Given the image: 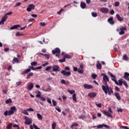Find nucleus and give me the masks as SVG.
<instances>
[{
    "label": "nucleus",
    "instance_id": "nucleus-1",
    "mask_svg": "<svg viewBox=\"0 0 129 129\" xmlns=\"http://www.w3.org/2000/svg\"><path fill=\"white\" fill-rule=\"evenodd\" d=\"M102 89L104 91L105 94H108V95H111L113 93V90L111 87L108 86H104V85H102Z\"/></svg>",
    "mask_w": 129,
    "mask_h": 129
},
{
    "label": "nucleus",
    "instance_id": "nucleus-2",
    "mask_svg": "<svg viewBox=\"0 0 129 129\" xmlns=\"http://www.w3.org/2000/svg\"><path fill=\"white\" fill-rule=\"evenodd\" d=\"M16 111H17V108L16 107V106H12L10 107V110H9V111H5L4 115L5 116H7V115H12V114H14V113H15Z\"/></svg>",
    "mask_w": 129,
    "mask_h": 129
},
{
    "label": "nucleus",
    "instance_id": "nucleus-3",
    "mask_svg": "<svg viewBox=\"0 0 129 129\" xmlns=\"http://www.w3.org/2000/svg\"><path fill=\"white\" fill-rule=\"evenodd\" d=\"M65 70H62L60 73L63 75V76H70L71 75V72H66V71H70V68L69 67H67L64 68Z\"/></svg>",
    "mask_w": 129,
    "mask_h": 129
},
{
    "label": "nucleus",
    "instance_id": "nucleus-4",
    "mask_svg": "<svg viewBox=\"0 0 129 129\" xmlns=\"http://www.w3.org/2000/svg\"><path fill=\"white\" fill-rule=\"evenodd\" d=\"M126 30V27H120L119 28H117L116 29V31L117 32H119V34L120 35H123L124 34V31Z\"/></svg>",
    "mask_w": 129,
    "mask_h": 129
},
{
    "label": "nucleus",
    "instance_id": "nucleus-5",
    "mask_svg": "<svg viewBox=\"0 0 129 129\" xmlns=\"http://www.w3.org/2000/svg\"><path fill=\"white\" fill-rule=\"evenodd\" d=\"M35 5L33 4H29L27 8L26 11H27L28 12H31L32 10H35Z\"/></svg>",
    "mask_w": 129,
    "mask_h": 129
},
{
    "label": "nucleus",
    "instance_id": "nucleus-6",
    "mask_svg": "<svg viewBox=\"0 0 129 129\" xmlns=\"http://www.w3.org/2000/svg\"><path fill=\"white\" fill-rule=\"evenodd\" d=\"M108 74H109L110 77H111V80H112V81L115 82V84H117V81H116V77H115V76L113 75V74H112V73L110 72H108Z\"/></svg>",
    "mask_w": 129,
    "mask_h": 129
},
{
    "label": "nucleus",
    "instance_id": "nucleus-7",
    "mask_svg": "<svg viewBox=\"0 0 129 129\" xmlns=\"http://www.w3.org/2000/svg\"><path fill=\"white\" fill-rule=\"evenodd\" d=\"M25 119H26L25 123V124H27V125H29L32 123V119L28 118L27 116L25 117Z\"/></svg>",
    "mask_w": 129,
    "mask_h": 129
},
{
    "label": "nucleus",
    "instance_id": "nucleus-8",
    "mask_svg": "<svg viewBox=\"0 0 129 129\" xmlns=\"http://www.w3.org/2000/svg\"><path fill=\"white\" fill-rule=\"evenodd\" d=\"M61 53V50H60V48L56 47L54 49V50H53L52 51V53L53 55H55V54H60Z\"/></svg>",
    "mask_w": 129,
    "mask_h": 129
},
{
    "label": "nucleus",
    "instance_id": "nucleus-9",
    "mask_svg": "<svg viewBox=\"0 0 129 129\" xmlns=\"http://www.w3.org/2000/svg\"><path fill=\"white\" fill-rule=\"evenodd\" d=\"M100 11L103 14H108V12H109V10H108V9L104 7L101 8L100 9Z\"/></svg>",
    "mask_w": 129,
    "mask_h": 129
},
{
    "label": "nucleus",
    "instance_id": "nucleus-10",
    "mask_svg": "<svg viewBox=\"0 0 129 129\" xmlns=\"http://www.w3.org/2000/svg\"><path fill=\"white\" fill-rule=\"evenodd\" d=\"M101 76H103V81H107L108 82H109V78H108V77L106 75H105V74L102 73Z\"/></svg>",
    "mask_w": 129,
    "mask_h": 129
},
{
    "label": "nucleus",
    "instance_id": "nucleus-11",
    "mask_svg": "<svg viewBox=\"0 0 129 129\" xmlns=\"http://www.w3.org/2000/svg\"><path fill=\"white\" fill-rule=\"evenodd\" d=\"M51 68H52V71H53V72H56L57 71H59V69L60 67L58 66L54 65Z\"/></svg>",
    "mask_w": 129,
    "mask_h": 129
},
{
    "label": "nucleus",
    "instance_id": "nucleus-12",
    "mask_svg": "<svg viewBox=\"0 0 129 129\" xmlns=\"http://www.w3.org/2000/svg\"><path fill=\"white\" fill-rule=\"evenodd\" d=\"M7 19H8V16H7L6 15H5L2 18V19L1 20V21H0V25H2V24L4 25V24H5V22L7 21Z\"/></svg>",
    "mask_w": 129,
    "mask_h": 129
},
{
    "label": "nucleus",
    "instance_id": "nucleus-13",
    "mask_svg": "<svg viewBox=\"0 0 129 129\" xmlns=\"http://www.w3.org/2000/svg\"><path fill=\"white\" fill-rule=\"evenodd\" d=\"M88 96L89 97H90V98H94V97H95L96 96V93H95V92L89 93L88 94Z\"/></svg>",
    "mask_w": 129,
    "mask_h": 129
},
{
    "label": "nucleus",
    "instance_id": "nucleus-14",
    "mask_svg": "<svg viewBox=\"0 0 129 129\" xmlns=\"http://www.w3.org/2000/svg\"><path fill=\"white\" fill-rule=\"evenodd\" d=\"M83 86L85 89H91L93 88V86H92V85H88L87 84H84Z\"/></svg>",
    "mask_w": 129,
    "mask_h": 129
},
{
    "label": "nucleus",
    "instance_id": "nucleus-15",
    "mask_svg": "<svg viewBox=\"0 0 129 129\" xmlns=\"http://www.w3.org/2000/svg\"><path fill=\"white\" fill-rule=\"evenodd\" d=\"M103 112L104 114L106 115V116H108V117H112V115H111V113H109V112L106 110H104Z\"/></svg>",
    "mask_w": 129,
    "mask_h": 129
},
{
    "label": "nucleus",
    "instance_id": "nucleus-16",
    "mask_svg": "<svg viewBox=\"0 0 129 129\" xmlns=\"http://www.w3.org/2000/svg\"><path fill=\"white\" fill-rule=\"evenodd\" d=\"M129 73L127 72H125L124 73V76L123 78H124L125 80H127V81H129Z\"/></svg>",
    "mask_w": 129,
    "mask_h": 129
},
{
    "label": "nucleus",
    "instance_id": "nucleus-17",
    "mask_svg": "<svg viewBox=\"0 0 129 129\" xmlns=\"http://www.w3.org/2000/svg\"><path fill=\"white\" fill-rule=\"evenodd\" d=\"M19 28H21V26H20L19 25H14L13 26L11 27L10 29L11 30H15L16 29V30H18V29H19Z\"/></svg>",
    "mask_w": 129,
    "mask_h": 129
},
{
    "label": "nucleus",
    "instance_id": "nucleus-18",
    "mask_svg": "<svg viewBox=\"0 0 129 129\" xmlns=\"http://www.w3.org/2000/svg\"><path fill=\"white\" fill-rule=\"evenodd\" d=\"M108 22L110 25L114 24V21H113V18L112 17L108 18Z\"/></svg>",
    "mask_w": 129,
    "mask_h": 129
},
{
    "label": "nucleus",
    "instance_id": "nucleus-19",
    "mask_svg": "<svg viewBox=\"0 0 129 129\" xmlns=\"http://www.w3.org/2000/svg\"><path fill=\"white\" fill-rule=\"evenodd\" d=\"M34 88V84L33 83H30L27 87L28 90H32Z\"/></svg>",
    "mask_w": 129,
    "mask_h": 129
},
{
    "label": "nucleus",
    "instance_id": "nucleus-20",
    "mask_svg": "<svg viewBox=\"0 0 129 129\" xmlns=\"http://www.w3.org/2000/svg\"><path fill=\"white\" fill-rule=\"evenodd\" d=\"M116 17L117 20H118V21H119L120 22H122L123 21V18H122V17H121L120 15H119V14H117L116 15Z\"/></svg>",
    "mask_w": 129,
    "mask_h": 129
},
{
    "label": "nucleus",
    "instance_id": "nucleus-21",
    "mask_svg": "<svg viewBox=\"0 0 129 129\" xmlns=\"http://www.w3.org/2000/svg\"><path fill=\"white\" fill-rule=\"evenodd\" d=\"M29 72H31V69H27L26 70H25L24 71L22 72V74H28V73H29Z\"/></svg>",
    "mask_w": 129,
    "mask_h": 129
},
{
    "label": "nucleus",
    "instance_id": "nucleus-22",
    "mask_svg": "<svg viewBox=\"0 0 129 129\" xmlns=\"http://www.w3.org/2000/svg\"><path fill=\"white\" fill-rule=\"evenodd\" d=\"M115 96L116 97V98L118 99V100H120V99H121V98H120V95H119V93H115Z\"/></svg>",
    "mask_w": 129,
    "mask_h": 129
},
{
    "label": "nucleus",
    "instance_id": "nucleus-23",
    "mask_svg": "<svg viewBox=\"0 0 129 129\" xmlns=\"http://www.w3.org/2000/svg\"><path fill=\"white\" fill-rule=\"evenodd\" d=\"M13 64H15L14 62H15L16 63H20V60H19V58H18L17 57H14L13 58Z\"/></svg>",
    "mask_w": 129,
    "mask_h": 129
},
{
    "label": "nucleus",
    "instance_id": "nucleus-24",
    "mask_svg": "<svg viewBox=\"0 0 129 129\" xmlns=\"http://www.w3.org/2000/svg\"><path fill=\"white\" fill-rule=\"evenodd\" d=\"M63 58H64V59H71L72 56L71 55H69V54H66L64 55Z\"/></svg>",
    "mask_w": 129,
    "mask_h": 129
},
{
    "label": "nucleus",
    "instance_id": "nucleus-25",
    "mask_svg": "<svg viewBox=\"0 0 129 129\" xmlns=\"http://www.w3.org/2000/svg\"><path fill=\"white\" fill-rule=\"evenodd\" d=\"M81 8H82V9H85V8H86V4H85V3L84 2H82L81 3Z\"/></svg>",
    "mask_w": 129,
    "mask_h": 129
},
{
    "label": "nucleus",
    "instance_id": "nucleus-26",
    "mask_svg": "<svg viewBox=\"0 0 129 129\" xmlns=\"http://www.w3.org/2000/svg\"><path fill=\"white\" fill-rule=\"evenodd\" d=\"M118 82H117V84H116V85H120V86H121V85H122V83L123 82H122V79H120V80H119Z\"/></svg>",
    "mask_w": 129,
    "mask_h": 129
},
{
    "label": "nucleus",
    "instance_id": "nucleus-27",
    "mask_svg": "<svg viewBox=\"0 0 129 129\" xmlns=\"http://www.w3.org/2000/svg\"><path fill=\"white\" fill-rule=\"evenodd\" d=\"M73 100L75 101V102H77V98L76 97V94H74L72 96Z\"/></svg>",
    "mask_w": 129,
    "mask_h": 129
},
{
    "label": "nucleus",
    "instance_id": "nucleus-28",
    "mask_svg": "<svg viewBox=\"0 0 129 129\" xmlns=\"http://www.w3.org/2000/svg\"><path fill=\"white\" fill-rule=\"evenodd\" d=\"M96 67L97 69H98L99 70H100L101 68H102V67L101 66V63H97Z\"/></svg>",
    "mask_w": 129,
    "mask_h": 129
},
{
    "label": "nucleus",
    "instance_id": "nucleus-29",
    "mask_svg": "<svg viewBox=\"0 0 129 129\" xmlns=\"http://www.w3.org/2000/svg\"><path fill=\"white\" fill-rule=\"evenodd\" d=\"M12 127H13V123H12L8 124L6 127L7 129H12Z\"/></svg>",
    "mask_w": 129,
    "mask_h": 129
},
{
    "label": "nucleus",
    "instance_id": "nucleus-30",
    "mask_svg": "<svg viewBox=\"0 0 129 129\" xmlns=\"http://www.w3.org/2000/svg\"><path fill=\"white\" fill-rule=\"evenodd\" d=\"M37 118H38L39 120H42L43 119L42 115H41L40 113L37 114Z\"/></svg>",
    "mask_w": 129,
    "mask_h": 129
},
{
    "label": "nucleus",
    "instance_id": "nucleus-31",
    "mask_svg": "<svg viewBox=\"0 0 129 129\" xmlns=\"http://www.w3.org/2000/svg\"><path fill=\"white\" fill-rule=\"evenodd\" d=\"M12 99L9 98L5 101V102L7 104H9V103H11L12 102Z\"/></svg>",
    "mask_w": 129,
    "mask_h": 129
},
{
    "label": "nucleus",
    "instance_id": "nucleus-32",
    "mask_svg": "<svg viewBox=\"0 0 129 129\" xmlns=\"http://www.w3.org/2000/svg\"><path fill=\"white\" fill-rule=\"evenodd\" d=\"M33 75H34V73H30L27 76V79H30V78H31V76H33Z\"/></svg>",
    "mask_w": 129,
    "mask_h": 129
},
{
    "label": "nucleus",
    "instance_id": "nucleus-33",
    "mask_svg": "<svg viewBox=\"0 0 129 129\" xmlns=\"http://www.w3.org/2000/svg\"><path fill=\"white\" fill-rule=\"evenodd\" d=\"M78 72L79 73V74H83V73H84V70L83 69H79Z\"/></svg>",
    "mask_w": 129,
    "mask_h": 129
},
{
    "label": "nucleus",
    "instance_id": "nucleus-34",
    "mask_svg": "<svg viewBox=\"0 0 129 129\" xmlns=\"http://www.w3.org/2000/svg\"><path fill=\"white\" fill-rule=\"evenodd\" d=\"M36 93H37L36 95V97L39 98L41 97V92H40V91H38Z\"/></svg>",
    "mask_w": 129,
    "mask_h": 129
},
{
    "label": "nucleus",
    "instance_id": "nucleus-35",
    "mask_svg": "<svg viewBox=\"0 0 129 129\" xmlns=\"http://www.w3.org/2000/svg\"><path fill=\"white\" fill-rule=\"evenodd\" d=\"M22 113H23V114H25V115H29V113L28 112V110H27V109L23 110L22 112Z\"/></svg>",
    "mask_w": 129,
    "mask_h": 129
},
{
    "label": "nucleus",
    "instance_id": "nucleus-36",
    "mask_svg": "<svg viewBox=\"0 0 129 129\" xmlns=\"http://www.w3.org/2000/svg\"><path fill=\"white\" fill-rule=\"evenodd\" d=\"M123 60L127 61V60H128V57H127V55H126V54H124L123 56Z\"/></svg>",
    "mask_w": 129,
    "mask_h": 129
},
{
    "label": "nucleus",
    "instance_id": "nucleus-37",
    "mask_svg": "<svg viewBox=\"0 0 129 129\" xmlns=\"http://www.w3.org/2000/svg\"><path fill=\"white\" fill-rule=\"evenodd\" d=\"M60 82L61 84H69V83H67L66 81H65L64 79L61 80Z\"/></svg>",
    "mask_w": 129,
    "mask_h": 129
},
{
    "label": "nucleus",
    "instance_id": "nucleus-38",
    "mask_svg": "<svg viewBox=\"0 0 129 129\" xmlns=\"http://www.w3.org/2000/svg\"><path fill=\"white\" fill-rule=\"evenodd\" d=\"M52 69V66H48L45 68V71H49Z\"/></svg>",
    "mask_w": 129,
    "mask_h": 129
},
{
    "label": "nucleus",
    "instance_id": "nucleus-39",
    "mask_svg": "<svg viewBox=\"0 0 129 129\" xmlns=\"http://www.w3.org/2000/svg\"><path fill=\"white\" fill-rule=\"evenodd\" d=\"M92 16L94 18H96V17H97V13H95V12H92Z\"/></svg>",
    "mask_w": 129,
    "mask_h": 129
},
{
    "label": "nucleus",
    "instance_id": "nucleus-40",
    "mask_svg": "<svg viewBox=\"0 0 129 129\" xmlns=\"http://www.w3.org/2000/svg\"><path fill=\"white\" fill-rule=\"evenodd\" d=\"M65 61H66V59H65L64 57H63V59L58 60V62H59V63H63V62H65Z\"/></svg>",
    "mask_w": 129,
    "mask_h": 129
},
{
    "label": "nucleus",
    "instance_id": "nucleus-41",
    "mask_svg": "<svg viewBox=\"0 0 129 129\" xmlns=\"http://www.w3.org/2000/svg\"><path fill=\"white\" fill-rule=\"evenodd\" d=\"M42 90L45 92L50 91V90H51V88L50 87V86H48V88H47L46 89H43Z\"/></svg>",
    "mask_w": 129,
    "mask_h": 129
},
{
    "label": "nucleus",
    "instance_id": "nucleus-42",
    "mask_svg": "<svg viewBox=\"0 0 129 129\" xmlns=\"http://www.w3.org/2000/svg\"><path fill=\"white\" fill-rule=\"evenodd\" d=\"M37 63L36 61H32L31 62V66H36Z\"/></svg>",
    "mask_w": 129,
    "mask_h": 129
},
{
    "label": "nucleus",
    "instance_id": "nucleus-43",
    "mask_svg": "<svg viewBox=\"0 0 129 129\" xmlns=\"http://www.w3.org/2000/svg\"><path fill=\"white\" fill-rule=\"evenodd\" d=\"M48 65H49V62L47 61L46 63L42 64L41 67H46V66H48Z\"/></svg>",
    "mask_w": 129,
    "mask_h": 129
},
{
    "label": "nucleus",
    "instance_id": "nucleus-44",
    "mask_svg": "<svg viewBox=\"0 0 129 129\" xmlns=\"http://www.w3.org/2000/svg\"><path fill=\"white\" fill-rule=\"evenodd\" d=\"M40 98V100H41V101H46V98H45L44 97L41 96Z\"/></svg>",
    "mask_w": 129,
    "mask_h": 129
},
{
    "label": "nucleus",
    "instance_id": "nucleus-45",
    "mask_svg": "<svg viewBox=\"0 0 129 129\" xmlns=\"http://www.w3.org/2000/svg\"><path fill=\"white\" fill-rule=\"evenodd\" d=\"M68 92H69L70 93V94H73V93H75V90H69L68 91Z\"/></svg>",
    "mask_w": 129,
    "mask_h": 129
},
{
    "label": "nucleus",
    "instance_id": "nucleus-46",
    "mask_svg": "<svg viewBox=\"0 0 129 129\" xmlns=\"http://www.w3.org/2000/svg\"><path fill=\"white\" fill-rule=\"evenodd\" d=\"M52 104L53 106H56L57 105V102L55 101L54 99L52 100Z\"/></svg>",
    "mask_w": 129,
    "mask_h": 129
},
{
    "label": "nucleus",
    "instance_id": "nucleus-47",
    "mask_svg": "<svg viewBox=\"0 0 129 129\" xmlns=\"http://www.w3.org/2000/svg\"><path fill=\"white\" fill-rule=\"evenodd\" d=\"M97 76V75H96V74H93L92 75V79H96Z\"/></svg>",
    "mask_w": 129,
    "mask_h": 129
},
{
    "label": "nucleus",
    "instance_id": "nucleus-48",
    "mask_svg": "<svg viewBox=\"0 0 129 129\" xmlns=\"http://www.w3.org/2000/svg\"><path fill=\"white\" fill-rule=\"evenodd\" d=\"M122 84H123L124 86H126V88L128 87V86H127V83H126V81H123Z\"/></svg>",
    "mask_w": 129,
    "mask_h": 129
},
{
    "label": "nucleus",
    "instance_id": "nucleus-49",
    "mask_svg": "<svg viewBox=\"0 0 129 129\" xmlns=\"http://www.w3.org/2000/svg\"><path fill=\"white\" fill-rule=\"evenodd\" d=\"M55 127H56V122H54L52 124V129H55Z\"/></svg>",
    "mask_w": 129,
    "mask_h": 129
},
{
    "label": "nucleus",
    "instance_id": "nucleus-50",
    "mask_svg": "<svg viewBox=\"0 0 129 129\" xmlns=\"http://www.w3.org/2000/svg\"><path fill=\"white\" fill-rule=\"evenodd\" d=\"M78 125V123H73L71 126V128H73L74 126H77Z\"/></svg>",
    "mask_w": 129,
    "mask_h": 129
},
{
    "label": "nucleus",
    "instance_id": "nucleus-51",
    "mask_svg": "<svg viewBox=\"0 0 129 129\" xmlns=\"http://www.w3.org/2000/svg\"><path fill=\"white\" fill-rule=\"evenodd\" d=\"M103 124H99L97 126V128H102L103 127Z\"/></svg>",
    "mask_w": 129,
    "mask_h": 129
},
{
    "label": "nucleus",
    "instance_id": "nucleus-52",
    "mask_svg": "<svg viewBox=\"0 0 129 129\" xmlns=\"http://www.w3.org/2000/svg\"><path fill=\"white\" fill-rule=\"evenodd\" d=\"M73 70L75 72H77V71L78 72L79 69L76 67H74Z\"/></svg>",
    "mask_w": 129,
    "mask_h": 129
},
{
    "label": "nucleus",
    "instance_id": "nucleus-53",
    "mask_svg": "<svg viewBox=\"0 0 129 129\" xmlns=\"http://www.w3.org/2000/svg\"><path fill=\"white\" fill-rule=\"evenodd\" d=\"M23 35H24V34H21V33H20V32H17V33L16 34V36L17 37H19V36H23Z\"/></svg>",
    "mask_w": 129,
    "mask_h": 129
},
{
    "label": "nucleus",
    "instance_id": "nucleus-54",
    "mask_svg": "<svg viewBox=\"0 0 129 129\" xmlns=\"http://www.w3.org/2000/svg\"><path fill=\"white\" fill-rule=\"evenodd\" d=\"M26 28H27V26H25L24 27H21L20 28H18V30L19 31H20V30L23 31V30H25V29H26Z\"/></svg>",
    "mask_w": 129,
    "mask_h": 129
},
{
    "label": "nucleus",
    "instance_id": "nucleus-55",
    "mask_svg": "<svg viewBox=\"0 0 129 129\" xmlns=\"http://www.w3.org/2000/svg\"><path fill=\"white\" fill-rule=\"evenodd\" d=\"M44 56L46 58V59H50V55L49 54H44Z\"/></svg>",
    "mask_w": 129,
    "mask_h": 129
},
{
    "label": "nucleus",
    "instance_id": "nucleus-56",
    "mask_svg": "<svg viewBox=\"0 0 129 129\" xmlns=\"http://www.w3.org/2000/svg\"><path fill=\"white\" fill-rule=\"evenodd\" d=\"M47 102L49 104H52V101H51V99L49 98H48L47 99Z\"/></svg>",
    "mask_w": 129,
    "mask_h": 129
},
{
    "label": "nucleus",
    "instance_id": "nucleus-57",
    "mask_svg": "<svg viewBox=\"0 0 129 129\" xmlns=\"http://www.w3.org/2000/svg\"><path fill=\"white\" fill-rule=\"evenodd\" d=\"M16 86L17 87H18V86H19V85H21V84H22V82L19 81L16 83Z\"/></svg>",
    "mask_w": 129,
    "mask_h": 129
},
{
    "label": "nucleus",
    "instance_id": "nucleus-58",
    "mask_svg": "<svg viewBox=\"0 0 129 129\" xmlns=\"http://www.w3.org/2000/svg\"><path fill=\"white\" fill-rule=\"evenodd\" d=\"M56 110H57L58 112H61V108L60 107H57L55 108Z\"/></svg>",
    "mask_w": 129,
    "mask_h": 129
},
{
    "label": "nucleus",
    "instance_id": "nucleus-59",
    "mask_svg": "<svg viewBox=\"0 0 129 129\" xmlns=\"http://www.w3.org/2000/svg\"><path fill=\"white\" fill-rule=\"evenodd\" d=\"M39 25H40V26H41V27H44V26H46V23H43V22H40V23H39Z\"/></svg>",
    "mask_w": 129,
    "mask_h": 129
},
{
    "label": "nucleus",
    "instance_id": "nucleus-60",
    "mask_svg": "<svg viewBox=\"0 0 129 129\" xmlns=\"http://www.w3.org/2000/svg\"><path fill=\"white\" fill-rule=\"evenodd\" d=\"M63 11H64V9H61L60 11L58 12H57L58 15H61V13H62V12H63Z\"/></svg>",
    "mask_w": 129,
    "mask_h": 129
},
{
    "label": "nucleus",
    "instance_id": "nucleus-61",
    "mask_svg": "<svg viewBox=\"0 0 129 129\" xmlns=\"http://www.w3.org/2000/svg\"><path fill=\"white\" fill-rule=\"evenodd\" d=\"M120 128L128 129L129 128L126 126H120Z\"/></svg>",
    "mask_w": 129,
    "mask_h": 129
},
{
    "label": "nucleus",
    "instance_id": "nucleus-62",
    "mask_svg": "<svg viewBox=\"0 0 129 129\" xmlns=\"http://www.w3.org/2000/svg\"><path fill=\"white\" fill-rule=\"evenodd\" d=\"M115 7H119V2H116L115 3Z\"/></svg>",
    "mask_w": 129,
    "mask_h": 129
},
{
    "label": "nucleus",
    "instance_id": "nucleus-63",
    "mask_svg": "<svg viewBox=\"0 0 129 129\" xmlns=\"http://www.w3.org/2000/svg\"><path fill=\"white\" fill-rule=\"evenodd\" d=\"M28 68H29V69H31V70H36V68H34V67H32V66H29Z\"/></svg>",
    "mask_w": 129,
    "mask_h": 129
},
{
    "label": "nucleus",
    "instance_id": "nucleus-64",
    "mask_svg": "<svg viewBox=\"0 0 129 129\" xmlns=\"http://www.w3.org/2000/svg\"><path fill=\"white\" fill-rule=\"evenodd\" d=\"M27 110L28 111H34V109H33L32 108H30L29 109H27Z\"/></svg>",
    "mask_w": 129,
    "mask_h": 129
}]
</instances>
